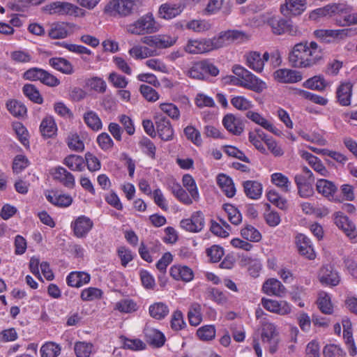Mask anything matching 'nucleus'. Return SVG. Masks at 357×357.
Returning <instances> with one entry per match:
<instances>
[{
  "mask_svg": "<svg viewBox=\"0 0 357 357\" xmlns=\"http://www.w3.org/2000/svg\"><path fill=\"white\" fill-rule=\"evenodd\" d=\"M323 57V50L316 42L305 41L294 46L289 61L295 68H307L317 65Z\"/></svg>",
  "mask_w": 357,
  "mask_h": 357,
  "instance_id": "f257e3e1",
  "label": "nucleus"
},
{
  "mask_svg": "<svg viewBox=\"0 0 357 357\" xmlns=\"http://www.w3.org/2000/svg\"><path fill=\"white\" fill-rule=\"evenodd\" d=\"M159 29L160 26L151 13L144 15L126 26V32L137 36L153 33Z\"/></svg>",
  "mask_w": 357,
  "mask_h": 357,
  "instance_id": "f03ea898",
  "label": "nucleus"
},
{
  "mask_svg": "<svg viewBox=\"0 0 357 357\" xmlns=\"http://www.w3.org/2000/svg\"><path fill=\"white\" fill-rule=\"evenodd\" d=\"M232 72L239 77L240 82L243 84V88L255 93H261L267 87L265 82L241 65H234Z\"/></svg>",
  "mask_w": 357,
  "mask_h": 357,
  "instance_id": "7ed1b4c3",
  "label": "nucleus"
},
{
  "mask_svg": "<svg viewBox=\"0 0 357 357\" xmlns=\"http://www.w3.org/2000/svg\"><path fill=\"white\" fill-rule=\"evenodd\" d=\"M43 10L50 15H70L79 16L84 15L82 9L76 5L66 1H55L43 8Z\"/></svg>",
  "mask_w": 357,
  "mask_h": 357,
  "instance_id": "20e7f679",
  "label": "nucleus"
},
{
  "mask_svg": "<svg viewBox=\"0 0 357 357\" xmlns=\"http://www.w3.org/2000/svg\"><path fill=\"white\" fill-rule=\"evenodd\" d=\"M142 5L140 0H112L105 7V10L127 16Z\"/></svg>",
  "mask_w": 357,
  "mask_h": 357,
  "instance_id": "39448f33",
  "label": "nucleus"
},
{
  "mask_svg": "<svg viewBox=\"0 0 357 357\" xmlns=\"http://www.w3.org/2000/svg\"><path fill=\"white\" fill-rule=\"evenodd\" d=\"M261 340L271 354L277 351L279 343L278 331L273 324L269 322L263 324Z\"/></svg>",
  "mask_w": 357,
  "mask_h": 357,
  "instance_id": "423d86ee",
  "label": "nucleus"
},
{
  "mask_svg": "<svg viewBox=\"0 0 357 357\" xmlns=\"http://www.w3.org/2000/svg\"><path fill=\"white\" fill-rule=\"evenodd\" d=\"M245 33L237 30H228L220 32L218 36L211 38L213 49L217 50L234 41L242 40Z\"/></svg>",
  "mask_w": 357,
  "mask_h": 357,
  "instance_id": "0eeeda50",
  "label": "nucleus"
},
{
  "mask_svg": "<svg viewBox=\"0 0 357 357\" xmlns=\"http://www.w3.org/2000/svg\"><path fill=\"white\" fill-rule=\"evenodd\" d=\"M177 40L176 36L166 34H159L145 36L142 42L153 49H165L173 46Z\"/></svg>",
  "mask_w": 357,
  "mask_h": 357,
  "instance_id": "6e6552de",
  "label": "nucleus"
},
{
  "mask_svg": "<svg viewBox=\"0 0 357 357\" xmlns=\"http://www.w3.org/2000/svg\"><path fill=\"white\" fill-rule=\"evenodd\" d=\"M349 8L347 4L330 3L322 8H317L310 13V18L312 20H317L322 17L331 16L335 15V13H347Z\"/></svg>",
  "mask_w": 357,
  "mask_h": 357,
  "instance_id": "1a4fd4ad",
  "label": "nucleus"
},
{
  "mask_svg": "<svg viewBox=\"0 0 357 357\" xmlns=\"http://www.w3.org/2000/svg\"><path fill=\"white\" fill-rule=\"evenodd\" d=\"M156 131L163 141H171L174 138V132L168 119L158 113L154 116Z\"/></svg>",
  "mask_w": 357,
  "mask_h": 357,
  "instance_id": "9d476101",
  "label": "nucleus"
},
{
  "mask_svg": "<svg viewBox=\"0 0 357 357\" xmlns=\"http://www.w3.org/2000/svg\"><path fill=\"white\" fill-rule=\"evenodd\" d=\"M180 227L189 232H199L204 227L203 213L201 211L194 212L190 218L183 219L180 222Z\"/></svg>",
  "mask_w": 357,
  "mask_h": 357,
  "instance_id": "9b49d317",
  "label": "nucleus"
},
{
  "mask_svg": "<svg viewBox=\"0 0 357 357\" xmlns=\"http://www.w3.org/2000/svg\"><path fill=\"white\" fill-rule=\"evenodd\" d=\"M245 64L256 73H261L264 70V63L269 59V54L265 52L261 56L258 52H250L245 55Z\"/></svg>",
  "mask_w": 357,
  "mask_h": 357,
  "instance_id": "f8f14e48",
  "label": "nucleus"
},
{
  "mask_svg": "<svg viewBox=\"0 0 357 357\" xmlns=\"http://www.w3.org/2000/svg\"><path fill=\"white\" fill-rule=\"evenodd\" d=\"M262 306L268 311L280 315H286L291 312V307L285 301H276L271 298H263Z\"/></svg>",
  "mask_w": 357,
  "mask_h": 357,
  "instance_id": "ddd939ff",
  "label": "nucleus"
},
{
  "mask_svg": "<svg viewBox=\"0 0 357 357\" xmlns=\"http://www.w3.org/2000/svg\"><path fill=\"white\" fill-rule=\"evenodd\" d=\"M189 54H204L213 51V45L211 38L189 40L184 47Z\"/></svg>",
  "mask_w": 357,
  "mask_h": 357,
  "instance_id": "4468645a",
  "label": "nucleus"
},
{
  "mask_svg": "<svg viewBox=\"0 0 357 357\" xmlns=\"http://www.w3.org/2000/svg\"><path fill=\"white\" fill-rule=\"evenodd\" d=\"M93 226V221L85 215L77 217L71 223L74 235L77 238H84L91 231Z\"/></svg>",
  "mask_w": 357,
  "mask_h": 357,
  "instance_id": "2eb2a0df",
  "label": "nucleus"
},
{
  "mask_svg": "<svg viewBox=\"0 0 357 357\" xmlns=\"http://www.w3.org/2000/svg\"><path fill=\"white\" fill-rule=\"evenodd\" d=\"M318 277L319 282L326 286L335 287L340 282L339 273L328 265L321 268Z\"/></svg>",
  "mask_w": 357,
  "mask_h": 357,
  "instance_id": "dca6fc26",
  "label": "nucleus"
},
{
  "mask_svg": "<svg viewBox=\"0 0 357 357\" xmlns=\"http://www.w3.org/2000/svg\"><path fill=\"white\" fill-rule=\"evenodd\" d=\"M262 291L268 296L284 297L287 293V289L280 281L275 278H268L263 284Z\"/></svg>",
  "mask_w": 357,
  "mask_h": 357,
  "instance_id": "f3484780",
  "label": "nucleus"
},
{
  "mask_svg": "<svg viewBox=\"0 0 357 357\" xmlns=\"http://www.w3.org/2000/svg\"><path fill=\"white\" fill-rule=\"evenodd\" d=\"M307 7L306 0H285L280 7L281 13L285 16L299 15Z\"/></svg>",
  "mask_w": 357,
  "mask_h": 357,
  "instance_id": "a211bd4d",
  "label": "nucleus"
},
{
  "mask_svg": "<svg viewBox=\"0 0 357 357\" xmlns=\"http://www.w3.org/2000/svg\"><path fill=\"white\" fill-rule=\"evenodd\" d=\"M299 154L317 174L326 177L329 176V171L318 157L305 151H300Z\"/></svg>",
  "mask_w": 357,
  "mask_h": 357,
  "instance_id": "6ab92c4d",
  "label": "nucleus"
},
{
  "mask_svg": "<svg viewBox=\"0 0 357 357\" xmlns=\"http://www.w3.org/2000/svg\"><path fill=\"white\" fill-rule=\"evenodd\" d=\"M52 175L54 180L68 188L73 189L75 186V176L64 167H55L52 170Z\"/></svg>",
  "mask_w": 357,
  "mask_h": 357,
  "instance_id": "aec40b11",
  "label": "nucleus"
},
{
  "mask_svg": "<svg viewBox=\"0 0 357 357\" xmlns=\"http://www.w3.org/2000/svg\"><path fill=\"white\" fill-rule=\"evenodd\" d=\"M273 77L281 83H296L302 79V75L294 70L281 68L274 72Z\"/></svg>",
  "mask_w": 357,
  "mask_h": 357,
  "instance_id": "412c9836",
  "label": "nucleus"
},
{
  "mask_svg": "<svg viewBox=\"0 0 357 357\" xmlns=\"http://www.w3.org/2000/svg\"><path fill=\"white\" fill-rule=\"evenodd\" d=\"M259 20L261 22H266L271 26L273 33L276 35L285 33L289 27V22L277 16H261Z\"/></svg>",
  "mask_w": 357,
  "mask_h": 357,
  "instance_id": "4be33fe9",
  "label": "nucleus"
},
{
  "mask_svg": "<svg viewBox=\"0 0 357 357\" xmlns=\"http://www.w3.org/2000/svg\"><path fill=\"white\" fill-rule=\"evenodd\" d=\"M296 239L300 254L309 259H314L316 254L310 239L303 234H298Z\"/></svg>",
  "mask_w": 357,
  "mask_h": 357,
  "instance_id": "5701e85b",
  "label": "nucleus"
},
{
  "mask_svg": "<svg viewBox=\"0 0 357 357\" xmlns=\"http://www.w3.org/2000/svg\"><path fill=\"white\" fill-rule=\"evenodd\" d=\"M129 55L135 60H142L159 55L157 50L149 46L134 45L128 50Z\"/></svg>",
  "mask_w": 357,
  "mask_h": 357,
  "instance_id": "b1692460",
  "label": "nucleus"
},
{
  "mask_svg": "<svg viewBox=\"0 0 357 357\" xmlns=\"http://www.w3.org/2000/svg\"><path fill=\"white\" fill-rule=\"evenodd\" d=\"M316 38L325 40L328 37L343 38L355 34V31L351 29H319L314 32Z\"/></svg>",
  "mask_w": 357,
  "mask_h": 357,
  "instance_id": "393cba45",
  "label": "nucleus"
},
{
  "mask_svg": "<svg viewBox=\"0 0 357 357\" xmlns=\"http://www.w3.org/2000/svg\"><path fill=\"white\" fill-rule=\"evenodd\" d=\"M183 8L181 3H165L160 6L158 16L165 20H172L179 15Z\"/></svg>",
  "mask_w": 357,
  "mask_h": 357,
  "instance_id": "a878e982",
  "label": "nucleus"
},
{
  "mask_svg": "<svg viewBox=\"0 0 357 357\" xmlns=\"http://www.w3.org/2000/svg\"><path fill=\"white\" fill-rule=\"evenodd\" d=\"M169 273L174 280L185 282H190L194 278L192 270L187 266L174 265L170 268Z\"/></svg>",
  "mask_w": 357,
  "mask_h": 357,
  "instance_id": "bb28decb",
  "label": "nucleus"
},
{
  "mask_svg": "<svg viewBox=\"0 0 357 357\" xmlns=\"http://www.w3.org/2000/svg\"><path fill=\"white\" fill-rule=\"evenodd\" d=\"M222 124L229 132L235 135H239L243 131L242 121L233 114H227L222 119Z\"/></svg>",
  "mask_w": 357,
  "mask_h": 357,
  "instance_id": "cd10ccee",
  "label": "nucleus"
},
{
  "mask_svg": "<svg viewBox=\"0 0 357 357\" xmlns=\"http://www.w3.org/2000/svg\"><path fill=\"white\" fill-rule=\"evenodd\" d=\"M246 117L255 123L267 130L268 131L273 134H278V129L275 128L272 123L264 118L261 114L254 111H248L246 113Z\"/></svg>",
  "mask_w": 357,
  "mask_h": 357,
  "instance_id": "c85d7f7f",
  "label": "nucleus"
},
{
  "mask_svg": "<svg viewBox=\"0 0 357 357\" xmlns=\"http://www.w3.org/2000/svg\"><path fill=\"white\" fill-rule=\"evenodd\" d=\"M91 276L84 271H73L66 278L67 284L73 287H80L89 282Z\"/></svg>",
  "mask_w": 357,
  "mask_h": 357,
  "instance_id": "c756f323",
  "label": "nucleus"
},
{
  "mask_svg": "<svg viewBox=\"0 0 357 357\" xmlns=\"http://www.w3.org/2000/svg\"><path fill=\"white\" fill-rule=\"evenodd\" d=\"M45 197L51 204L59 207H68L73 202L70 195L59 194L53 191L45 193Z\"/></svg>",
  "mask_w": 357,
  "mask_h": 357,
  "instance_id": "7c9ffc66",
  "label": "nucleus"
},
{
  "mask_svg": "<svg viewBox=\"0 0 357 357\" xmlns=\"http://www.w3.org/2000/svg\"><path fill=\"white\" fill-rule=\"evenodd\" d=\"M337 98L338 102L342 106H348L351 104L352 96V85L349 82L342 83L337 89Z\"/></svg>",
  "mask_w": 357,
  "mask_h": 357,
  "instance_id": "2f4dec72",
  "label": "nucleus"
},
{
  "mask_svg": "<svg viewBox=\"0 0 357 357\" xmlns=\"http://www.w3.org/2000/svg\"><path fill=\"white\" fill-rule=\"evenodd\" d=\"M144 334L146 338V341L157 347H162L165 341V335L162 333L157 329L146 327L144 329Z\"/></svg>",
  "mask_w": 357,
  "mask_h": 357,
  "instance_id": "473e14b6",
  "label": "nucleus"
},
{
  "mask_svg": "<svg viewBox=\"0 0 357 357\" xmlns=\"http://www.w3.org/2000/svg\"><path fill=\"white\" fill-rule=\"evenodd\" d=\"M40 131L45 137H52L57 131V126L52 116H45L40 125Z\"/></svg>",
  "mask_w": 357,
  "mask_h": 357,
  "instance_id": "72a5a7b5",
  "label": "nucleus"
},
{
  "mask_svg": "<svg viewBox=\"0 0 357 357\" xmlns=\"http://www.w3.org/2000/svg\"><path fill=\"white\" fill-rule=\"evenodd\" d=\"M271 181L284 193H288L291 191V183L289 178L282 173L276 172L272 174Z\"/></svg>",
  "mask_w": 357,
  "mask_h": 357,
  "instance_id": "f704fd0d",
  "label": "nucleus"
},
{
  "mask_svg": "<svg viewBox=\"0 0 357 357\" xmlns=\"http://www.w3.org/2000/svg\"><path fill=\"white\" fill-rule=\"evenodd\" d=\"M50 65L64 74L71 75L74 72L73 66L67 59L61 57L52 58L49 61Z\"/></svg>",
  "mask_w": 357,
  "mask_h": 357,
  "instance_id": "c9c22d12",
  "label": "nucleus"
},
{
  "mask_svg": "<svg viewBox=\"0 0 357 357\" xmlns=\"http://www.w3.org/2000/svg\"><path fill=\"white\" fill-rule=\"evenodd\" d=\"M316 188L319 193L329 199L333 197L334 194L337 191L335 185L333 182L326 179H319L317 181Z\"/></svg>",
  "mask_w": 357,
  "mask_h": 357,
  "instance_id": "e433bc0d",
  "label": "nucleus"
},
{
  "mask_svg": "<svg viewBox=\"0 0 357 357\" xmlns=\"http://www.w3.org/2000/svg\"><path fill=\"white\" fill-rule=\"evenodd\" d=\"M244 192L247 197L252 199H259L262 193V185L255 181H246L243 183Z\"/></svg>",
  "mask_w": 357,
  "mask_h": 357,
  "instance_id": "4c0bfd02",
  "label": "nucleus"
},
{
  "mask_svg": "<svg viewBox=\"0 0 357 357\" xmlns=\"http://www.w3.org/2000/svg\"><path fill=\"white\" fill-rule=\"evenodd\" d=\"M218 183L225 195L228 197H233L236 194V188L232 179L225 175L220 174L218 176Z\"/></svg>",
  "mask_w": 357,
  "mask_h": 357,
  "instance_id": "58836bf2",
  "label": "nucleus"
},
{
  "mask_svg": "<svg viewBox=\"0 0 357 357\" xmlns=\"http://www.w3.org/2000/svg\"><path fill=\"white\" fill-rule=\"evenodd\" d=\"M83 119L86 126L94 131H98L102 127L99 116L93 110L86 111L83 114Z\"/></svg>",
  "mask_w": 357,
  "mask_h": 357,
  "instance_id": "ea45409f",
  "label": "nucleus"
},
{
  "mask_svg": "<svg viewBox=\"0 0 357 357\" xmlns=\"http://www.w3.org/2000/svg\"><path fill=\"white\" fill-rule=\"evenodd\" d=\"M241 265L246 266L249 273L254 278L257 277L261 269V263L259 259L243 256L241 260Z\"/></svg>",
  "mask_w": 357,
  "mask_h": 357,
  "instance_id": "a19ab883",
  "label": "nucleus"
},
{
  "mask_svg": "<svg viewBox=\"0 0 357 357\" xmlns=\"http://www.w3.org/2000/svg\"><path fill=\"white\" fill-rule=\"evenodd\" d=\"M63 163L74 172H82L84 169V160L80 155H69L64 158Z\"/></svg>",
  "mask_w": 357,
  "mask_h": 357,
  "instance_id": "79ce46f5",
  "label": "nucleus"
},
{
  "mask_svg": "<svg viewBox=\"0 0 357 357\" xmlns=\"http://www.w3.org/2000/svg\"><path fill=\"white\" fill-rule=\"evenodd\" d=\"M149 312L151 317L155 319L161 320L169 312L168 306L162 302L155 303L149 306Z\"/></svg>",
  "mask_w": 357,
  "mask_h": 357,
  "instance_id": "37998d69",
  "label": "nucleus"
},
{
  "mask_svg": "<svg viewBox=\"0 0 357 357\" xmlns=\"http://www.w3.org/2000/svg\"><path fill=\"white\" fill-rule=\"evenodd\" d=\"M74 351L77 357H90L94 351V346L90 342L78 341L74 344Z\"/></svg>",
  "mask_w": 357,
  "mask_h": 357,
  "instance_id": "c03bdc74",
  "label": "nucleus"
},
{
  "mask_svg": "<svg viewBox=\"0 0 357 357\" xmlns=\"http://www.w3.org/2000/svg\"><path fill=\"white\" fill-rule=\"evenodd\" d=\"M188 317L192 326H198L202 321V305L198 303H192L189 307Z\"/></svg>",
  "mask_w": 357,
  "mask_h": 357,
  "instance_id": "a18cd8bd",
  "label": "nucleus"
},
{
  "mask_svg": "<svg viewBox=\"0 0 357 357\" xmlns=\"http://www.w3.org/2000/svg\"><path fill=\"white\" fill-rule=\"evenodd\" d=\"M186 28L197 33H204L212 28V24L206 20H192L186 24Z\"/></svg>",
  "mask_w": 357,
  "mask_h": 357,
  "instance_id": "49530a36",
  "label": "nucleus"
},
{
  "mask_svg": "<svg viewBox=\"0 0 357 357\" xmlns=\"http://www.w3.org/2000/svg\"><path fill=\"white\" fill-rule=\"evenodd\" d=\"M49 36L52 39L65 38L68 35L66 24L64 23H54L48 31Z\"/></svg>",
  "mask_w": 357,
  "mask_h": 357,
  "instance_id": "de8ad7c7",
  "label": "nucleus"
},
{
  "mask_svg": "<svg viewBox=\"0 0 357 357\" xmlns=\"http://www.w3.org/2000/svg\"><path fill=\"white\" fill-rule=\"evenodd\" d=\"M241 236L250 242H259L261 239V233L252 225H247L241 230Z\"/></svg>",
  "mask_w": 357,
  "mask_h": 357,
  "instance_id": "09e8293b",
  "label": "nucleus"
},
{
  "mask_svg": "<svg viewBox=\"0 0 357 357\" xmlns=\"http://www.w3.org/2000/svg\"><path fill=\"white\" fill-rule=\"evenodd\" d=\"M68 148L76 152H82L84 149V144L77 132H70L66 139Z\"/></svg>",
  "mask_w": 357,
  "mask_h": 357,
  "instance_id": "8fccbe9b",
  "label": "nucleus"
},
{
  "mask_svg": "<svg viewBox=\"0 0 357 357\" xmlns=\"http://www.w3.org/2000/svg\"><path fill=\"white\" fill-rule=\"evenodd\" d=\"M137 304L132 299H122L115 303L114 309L122 313H132L137 310Z\"/></svg>",
  "mask_w": 357,
  "mask_h": 357,
  "instance_id": "3c124183",
  "label": "nucleus"
},
{
  "mask_svg": "<svg viewBox=\"0 0 357 357\" xmlns=\"http://www.w3.org/2000/svg\"><path fill=\"white\" fill-rule=\"evenodd\" d=\"M182 181L183 186L188 191L191 197H192L195 202H198L199 199V194L193 178L189 174H185L183 176Z\"/></svg>",
  "mask_w": 357,
  "mask_h": 357,
  "instance_id": "603ef678",
  "label": "nucleus"
},
{
  "mask_svg": "<svg viewBox=\"0 0 357 357\" xmlns=\"http://www.w3.org/2000/svg\"><path fill=\"white\" fill-rule=\"evenodd\" d=\"M326 85V82L324 77L320 75L314 76L311 78H309L303 84V86L305 88L317 91L324 90Z\"/></svg>",
  "mask_w": 357,
  "mask_h": 357,
  "instance_id": "864d4df0",
  "label": "nucleus"
},
{
  "mask_svg": "<svg viewBox=\"0 0 357 357\" xmlns=\"http://www.w3.org/2000/svg\"><path fill=\"white\" fill-rule=\"evenodd\" d=\"M61 347L54 342H47L40 348L41 357H57L61 353Z\"/></svg>",
  "mask_w": 357,
  "mask_h": 357,
  "instance_id": "5fc2aeb1",
  "label": "nucleus"
},
{
  "mask_svg": "<svg viewBox=\"0 0 357 357\" xmlns=\"http://www.w3.org/2000/svg\"><path fill=\"white\" fill-rule=\"evenodd\" d=\"M6 107L10 113L16 117L23 116L26 112V107L21 102L15 100L7 102Z\"/></svg>",
  "mask_w": 357,
  "mask_h": 357,
  "instance_id": "6e6d98bb",
  "label": "nucleus"
},
{
  "mask_svg": "<svg viewBox=\"0 0 357 357\" xmlns=\"http://www.w3.org/2000/svg\"><path fill=\"white\" fill-rule=\"evenodd\" d=\"M317 304L319 308L323 313L330 314L333 312V305L331 302V297L328 294L324 292L320 293Z\"/></svg>",
  "mask_w": 357,
  "mask_h": 357,
  "instance_id": "4d7b16f0",
  "label": "nucleus"
},
{
  "mask_svg": "<svg viewBox=\"0 0 357 357\" xmlns=\"http://www.w3.org/2000/svg\"><path fill=\"white\" fill-rule=\"evenodd\" d=\"M224 2L225 0H208L203 10V15L211 16L217 14L222 9Z\"/></svg>",
  "mask_w": 357,
  "mask_h": 357,
  "instance_id": "13d9d810",
  "label": "nucleus"
},
{
  "mask_svg": "<svg viewBox=\"0 0 357 357\" xmlns=\"http://www.w3.org/2000/svg\"><path fill=\"white\" fill-rule=\"evenodd\" d=\"M102 295V291L101 289L96 287H89L82 291L80 297L82 301H91L100 298Z\"/></svg>",
  "mask_w": 357,
  "mask_h": 357,
  "instance_id": "bf43d9fd",
  "label": "nucleus"
},
{
  "mask_svg": "<svg viewBox=\"0 0 357 357\" xmlns=\"http://www.w3.org/2000/svg\"><path fill=\"white\" fill-rule=\"evenodd\" d=\"M231 105L238 110H248L253 107L251 100L242 96H237L231 98Z\"/></svg>",
  "mask_w": 357,
  "mask_h": 357,
  "instance_id": "052dcab7",
  "label": "nucleus"
},
{
  "mask_svg": "<svg viewBox=\"0 0 357 357\" xmlns=\"http://www.w3.org/2000/svg\"><path fill=\"white\" fill-rule=\"evenodd\" d=\"M225 213L227 214L229 220L234 225H238L242 222V215L238 210L234 206L226 204L224 206Z\"/></svg>",
  "mask_w": 357,
  "mask_h": 357,
  "instance_id": "680f3d73",
  "label": "nucleus"
},
{
  "mask_svg": "<svg viewBox=\"0 0 357 357\" xmlns=\"http://www.w3.org/2000/svg\"><path fill=\"white\" fill-rule=\"evenodd\" d=\"M198 337L203 341H209L215 337V328L212 325H206L199 328L197 331Z\"/></svg>",
  "mask_w": 357,
  "mask_h": 357,
  "instance_id": "e2e57ef3",
  "label": "nucleus"
},
{
  "mask_svg": "<svg viewBox=\"0 0 357 357\" xmlns=\"http://www.w3.org/2000/svg\"><path fill=\"white\" fill-rule=\"evenodd\" d=\"M10 57L17 63H29L33 56L31 52L25 50H18L11 52Z\"/></svg>",
  "mask_w": 357,
  "mask_h": 357,
  "instance_id": "0e129e2a",
  "label": "nucleus"
},
{
  "mask_svg": "<svg viewBox=\"0 0 357 357\" xmlns=\"http://www.w3.org/2000/svg\"><path fill=\"white\" fill-rule=\"evenodd\" d=\"M23 93L31 100L36 103L40 104L43 102V98L40 95L39 91L33 84H25L23 86Z\"/></svg>",
  "mask_w": 357,
  "mask_h": 357,
  "instance_id": "69168bd1",
  "label": "nucleus"
},
{
  "mask_svg": "<svg viewBox=\"0 0 357 357\" xmlns=\"http://www.w3.org/2000/svg\"><path fill=\"white\" fill-rule=\"evenodd\" d=\"M184 133L188 138L196 146H200L202 143L201 134L195 127L189 126L184 129Z\"/></svg>",
  "mask_w": 357,
  "mask_h": 357,
  "instance_id": "338daca9",
  "label": "nucleus"
},
{
  "mask_svg": "<svg viewBox=\"0 0 357 357\" xmlns=\"http://www.w3.org/2000/svg\"><path fill=\"white\" fill-rule=\"evenodd\" d=\"M324 357H345V353L336 344L326 345L324 349Z\"/></svg>",
  "mask_w": 357,
  "mask_h": 357,
  "instance_id": "774afa93",
  "label": "nucleus"
}]
</instances>
